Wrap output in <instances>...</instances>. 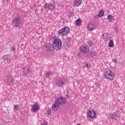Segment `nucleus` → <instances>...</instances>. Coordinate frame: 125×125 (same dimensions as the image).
<instances>
[{
    "instance_id": "obj_4",
    "label": "nucleus",
    "mask_w": 125,
    "mask_h": 125,
    "mask_svg": "<svg viewBox=\"0 0 125 125\" xmlns=\"http://www.w3.org/2000/svg\"><path fill=\"white\" fill-rule=\"evenodd\" d=\"M104 76L109 81H113L115 78V74L111 70H106L104 72Z\"/></svg>"
},
{
    "instance_id": "obj_24",
    "label": "nucleus",
    "mask_w": 125,
    "mask_h": 125,
    "mask_svg": "<svg viewBox=\"0 0 125 125\" xmlns=\"http://www.w3.org/2000/svg\"><path fill=\"white\" fill-rule=\"evenodd\" d=\"M87 43L88 47H90V46H92V45H93V43L91 41H88L87 42Z\"/></svg>"
},
{
    "instance_id": "obj_13",
    "label": "nucleus",
    "mask_w": 125,
    "mask_h": 125,
    "mask_svg": "<svg viewBox=\"0 0 125 125\" xmlns=\"http://www.w3.org/2000/svg\"><path fill=\"white\" fill-rule=\"evenodd\" d=\"M109 118L112 119V120L117 121V118H118V113L117 112H113L112 113H111Z\"/></svg>"
},
{
    "instance_id": "obj_16",
    "label": "nucleus",
    "mask_w": 125,
    "mask_h": 125,
    "mask_svg": "<svg viewBox=\"0 0 125 125\" xmlns=\"http://www.w3.org/2000/svg\"><path fill=\"white\" fill-rule=\"evenodd\" d=\"M48 8L49 10H53L55 8V4L54 3H50L48 5Z\"/></svg>"
},
{
    "instance_id": "obj_12",
    "label": "nucleus",
    "mask_w": 125,
    "mask_h": 125,
    "mask_svg": "<svg viewBox=\"0 0 125 125\" xmlns=\"http://www.w3.org/2000/svg\"><path fill=\"white\" fill-rule=\"evenodd\" d=\"M31 109L34 112H38V111H39V104H34L32 106Z\"/></svg>"
},
{
    "instance_id": "obj_1",
    "label": "nucleus",
    "mask_w": 125,
    "mask_h": 125,
    "mask_svg": "<svg viewBox=\"0 0 125 125\" xmlns=\"http://www.w3.org/2000/svg\"><path fill=\"white\" fill-rule=\"evenodd\" d=\"M62 104H66V98L62 96L58 97L55 103L52 105L53 111H57L59 106Z\"/></svg>"
},
{
    "instance_id": "obj_36",
    "label": "nucleus",
    "mask_w": 125,
    "mask_h": 125,
    "mask_svg": "<svg viewBox=\"0 0 125 125\" xmlns=\"http://www.w3.org/2000/svg\"><path fill=\"white\" fill-rule=\"evenodd\" d=\"M77 125H81V124H77Z\"/></svg>"
},
{
    "instance_id": "obj_32",
    "label": "nucleus",
    "mask_w": 125,
    "mask_h": 125,
    "mask_svg": "<svg viewBox=\"0 0 125 125\" xmlns=\"http://www.w3.org/2000/svg\"><path fill=\"white\" fill-rule=\"evenodd\" d=\"M64 44L65 45H66V46H67V45H69V42H65L64 43Z\"/></svg>"
},
{
    "instance_id": "obj_20",
    "label": "nucleus",
    "mask_w": 125,
    "mask_h": 125,
    "mask_svg": "<svg viewBox=\"0 0 125 125\" xmlns=\"http://www.w3.org/2000/svg\"><path fill=\"white\" fill-rule=\"evenodd\" d=\"M104 11H103V10H101L98 14V17H100V18H101L102 16H104Z\"/></svg>"
},
{
    "instance_id": "obj_14",
    "label": "nucleus",
    "mask_w": 125,
    "mask_h": 125,
    "mask_svg": "<svg viewBox=\"0 0 125 125\" xmlns=\"http://www.w3.org/2000/svg\"><path fill=\"white\" fill-rule=\"evenodd\" d=\"M104 41H106V42H108V40H111V34L109 33H104L103 34V36H104Z\"/></svg>"
},
{
    "instance_id": "obj_19",
    "label": "nucleus",
    "mask_w": 125,
    "mask_h": 125,
    "mask_svg": "<svg viewBox=\"0 0 125 125\" xmlns=\"http://www.w3.org/2000/svg\"><path fill=\"white\" fill-rule=\"evenodd\" d=\"M53 74V73L52 72H50L49 71H47L46 72V78H50L51 76Z\"/></svg>"
},
{
    "instance_id": "obj_37",
    "label": "nucleus",
    "mask_w": 125,
    "mask_h": 125,
    "mask_svg": "<svg viewBox=\"0 0 125 125\" xmlns=\"http://www.w3.org/2000/svg\"><path fill=\"white\" fill-rule=\"evenodd\" d=\"M115 29H117V27H115Z\"/></svg>"
},
{
    "instance_id": "obj_2",
    "label": "nucleus",
    "mask_w": 125,
    "mask_h": 125,
    "mask_svg": "<svg viewBox=\"0 0 125 125\" xmlns=\"http://www.w3.org/2000/svg\"><path fill=\"white\" fill-rule=\"evenodd\" d=\"M23 21L20 17H16L12 21L11 23L13 27H21Z\"/></svg>"
},
{
    "instance_id": "obj_10",
    "label": "nucleus",
    "mask_w": 125,
    "mask_h": 125,
    "mask_svg": "<svg viewBox=\"0 0 125 125\" xmlns=\"http://www.w3.org/2000/svg\"><path fill=\"white\" fill-rule=\"evenodd\" d=\"M45 50L46 51H50L51 50H54V48L52 44L47 43L45 46Z\"/></svg>"
},
{
    "instance_id": "obj_22",
    "label": "nucleus",
    "mask_w": 125,
    "mask_h": 125,
    "mask_svg": "<svg viewBox=\"0 0 125 125\" xmlns=\"http://www.w3.org/2000/svg\"><path fill=\"white\" fill-rule=\"evenodd\" d=\"M108 46L109 47H113L114 46V41L113 40H109V43H108Z\"/></svg>"
},
{
    "instance_id": "obj_5",
    "label": "nucleus",
    "mask_w": 125,
    "mask_h": 125,
    "mask_svg": "<svg viewBox=\"0 0 125 125\" xmlns=\"http://www.w3.org/2000/svg\"><path fill=\"white\" fill-rule=\"evenodd\" d=\"M69 33H70V28L68 27H64L59 31L58 35L62 37H65V36H67Z\"/></svg>"
},
{
    "instance_id": "obj_7",
    "label": "nucleus",
    "mask_w": 125,
    "mask_h": 125,
    "mask_svg": "<svg viewBox=\"0 0 125 125\" xmlns=\"http://www.w3.org/2000/svg\"><path fill=\"white\" fill-rule=\"evenodd\" d=\"M79 50L81 52H83L84 54H86L88 51H89V47L87 46V45H82L79 48Z\"/></svg>"
},
{
    "instance_id": "obj_18",
    "label": "nucleus",
    "mask_w": 125,
    "mask_h": 125,
    "mask_svg": "<svg viewBox=\"0 0 125 125\" xmlns=\"http://www.w3.org/2000/svg\"><path fill=\"white\" fill-rule=\"evenodd\" d=\"M82 0H77L74 2V3L76 6H80L82 4Z\"/></svg>"
},
{
    "instance_id": "obj_28",
    "label": "nucleus",
    "mask_w": 125,
    "mask_h": 125,
    "mask_svg": "<svg viewBox=\"0 0 125 125\" xmlns=\"http://www.w3.org/2000/svg\"><path fill=\"white\" fill-rule=\"evenodd\" d=\"M69 16L70 17H73L74 16V12H68Z\"/></svg>"
},
{
    "instance_id": "obj_34",
    "label": "nucleus",
    "mask_w": 125,
    "mask_h": 125,
    "mask_svg": "<svg viewBox=\"0 0 125 125\" xmlns=\"http://www.w3.org/2000/svg\"><path fill=\"white\" fill-rule=\"evenodd\" d=\"M47 114H48V115H51V111H48Z\"/></svg>"
},
{
    "instance_id": "obj_6",
    "label": "nucleus",
    "mask_w": 125,
    "mask_h": 125,
    "mask_svg": "<svg viewBox=\"0 0 125 125\" xmlns=\"http://www.w3.org/2000/svg\"><path fill=\"white\" fill-rule=\"evenodd\" d=\"M56 84L58 87H63V86L65 85V81L63 80L62 78L59 77L56 80Z\"/></svg>"
},
{
    "instance_id": "obj_25",
    "label": "nucleus",
    "mask_w": 125,
    "mask_h": 125,
    "mask_svg": "<svg viewBox=\"0 0 125 125\" xmlns=\"http://www.w3.org/2000/svg\"><path fill=\"white\" fill-rule=\"evenodd\" d=\"M81 24H82V20H81V19H78L76 21V25H77V26H79V25H81Z\"/></svg>"
},
{
    "instance_id": "obj_17",
    "label": "nucleus",
    "mask_w": 125,
    "mask_h": 125,
    "mask_svg": "<svg viewBox=\"0 0 125 125\" xmlns=\"http://www.w3.org/2000/svg\"><path fill=\"white\" fill-rule=\"evenodd\" d=\"M23 73H24V75H29L30 72L29 71V67H25L23 69Z\"/></svg>"
},
{
    "instance_id": "obj_35",
    "label": "nucleus",
    "mask_w": 125,
    "mask_h": 125,
    "mask_svg": "<svg viewBox=\"0 0 125 125\" xmlns=\"http://www.w3.org/2000/svg\"><path fill=\"white\" fill-rule=\"evenodd\" d=\"M66 96L68 99L70 98V96H69L68 95H66Z\"/></svg>"
},
{
    "instance_id": "obj_29",
    "label": "nucleus",
    "mask_w": 125,
    "mask_h": 125,
    "mask_svg": "<svg viewBox=\"0 0 125 125\" xmlns=\"http://www.w3.org/2000/svg\"><path fill=\"white\" fill-rule=\"evenodd\" d=\"M85 67H86V68H88V69H89V68H90V63H85Z\"/></svg>"
},
{
    "instance_id": "obj_31",
    "label": "nucleus",
    "mask_w": 125,
    "mask_h": 125,
    "mask_svg": "<svg viewBox=\"0 0 125 125\" xmlns=\"http://www.w3.org/2000/svg\"><path fill=\"white\" fill-rule=\"evenodd\" d=\"M112 61H113V62L115 63H118V61L117 60V59L114 58L112 60Z\"/></svg>"
},
{
    "instance_id": "obj_27",
    "label": "nucleus",
    "mask_w": 125,
    "mask_h": 125,
    "mask_svg": "<svg viewBox=\"0 0 125 125\" xmlns=\"http://www.w3.org/2000/svg\"><path fill=\"white\" fill-rule=\"evenodd\" d=\"M14 110H15L16 111L17 110H19V106L18 105H14Z\"/></svg>"
},
{
    "instance_id": "obj_9",
    "label": "nucleus",
    "mask_w": 125,
    "mask_h": 125,
    "mask_svg": "<svg viewBox=\"0 0 125 125\" xmlns=\"http://www.w3.org/2000/svg\"><path fill=\"white\" fill-rule=\"evenodd\" d=\"M88 116L91 119H94L96 117V112L94 110H90L88 112Z\"/></svg>"
},
{
    "instance_id": "obj_11",
    "label": "nucleus",
    "mask_w": 125,
    "mask_h": 125,
    "mask_svg": "<svg viewBox=\"0 0 125 125\" xmlns=\"http://www.w3.org/2000/svg\"><path fill=\"white\" fill-rule=\"evenodd\" d=\"M7 83L8 85H12L14 83L13 78L9 75L7 76Z\"/></svg>"
},
{
    "instance_id": "obj_23",
    "label": "nucleus",
    "mask_w": 125,
    "mask_h": 125,
    "mask_svg": "<svg viewBox=\"0 0 125 125\" xmlns=\"http://www.w3.org/2000/svg\"><path fill=\"white\" fill-rule=\"evenodd\" d=\"M114 19V17L111 15H109L107 17V20L109 21V22H112V20Z\"/></svg>"
},
{
    "instance_id": "obj_33",
    "label": "nucleus",
    "mask_w": 125,
    "mask_h": 125,
    "mask_svg": "<svg viewBox=\"0 0 125 125\" xmlns=\"http://www.w3.org/2000/svg\"><path fill=\"white\" fill-rule=\"evenodd\" d=\"M41 125H47L45 123L43 122V123H41Z\"/></svg>"
},
{
    "instance_id": "obj_26",
    "label": "nucleus",
    "mask_w": 125,
    "mask_h": 125,
    "mask_svg": "<svg viewBox=\"0 0 125 125\" xmlns=\"http://www.w3.org/2000/svg\"><path fill=\"white\" fill-rule=\"evenodd\" d=\"M10 49L12 51H13V52H14V53H15V51L16 50V48H15L13 46H12V47H11Z\"/></svg>"
},
{
    "instance_id": "obj_38",
    "label": "nucleus",
    "mask_w": 125,
    "mask_h": 125,
    "mask_svg": "<svg viewBox=\"0 0 125 125\" xmlns=\"http://www.w3.org/2000/svg\"><path fill=\"white\" fill-rule=\"evenodd\" d=\"M123 125H125V123Z\"/></svg>"
},
{
    "instance_id": "obj_30",
    "label": "nucleus",
    "mask_w": 125,
    "mask_h": 125,
    "mask_svg": "<svg viewBox=\"0 0 125 125\" xmlns=\"http://www.w3.org/2000/svg\"><path fill=\"white\" fill-rule=\"evenodd\" d=\"M44 8H45V9H46V8H48V5L47 4V3H45L44 6H43Z\"/></svg>"
},
{
    "instance_id": "obj_3",
    "label": "nucleus",
    "mask_w": 125,
    "mask_h": 125,
    "mask_svg": "<svg viewBox=\"0 0 125 125\" xmlns=\"http://www.w3.org/2000/svg\"><path fill=\"white\" fill-rule=\"evenodd\" d=\"M53 47L56 50H61L62 47V41L61 40L56 38L53 42Z\"/></svg>"
},
{
    "instance_id": "obj_21",
    "label": "nucleus",
    "mask_w": 125,
    "mask_h": 125,
    "mask_svg": "<svg viewBox=\"0 0 125 125\" xmlns=\"http://www.w3.org/2000/svg\"><path fill=\"white\" fill-rule=\"evenodd\" d=\"M97 54L95 52H93V51H91L89 52V56L91 57H93L94 56H96Z\"/></svg>"
},
{
    "instance_id": "obj_8",
    "label": "nucleus",
    "mask_w": 125,
    "mask_h": 125,
    "mask_svg": "<svg viewBox=\"0 0 125 125\" xmlns=\"http://www.w3.org/2000/svg\"><path fill=\"white\" fill-rule=\"evenodd\" d=\"M11 57L10 56V55L7 54L3 56L2 59L3 60V61H6L7 63H9L11 62Z\"/></svg>"
},
{
    "instance_id": "obj_15",
    "label": "nucleus",
    "mask_w": 125,
    "mask_h": 125,
    "mask_svg": "<svg viewBox=\"0 0 125 125\" xmlns=\"http://www.w3.org/2000/svg\"><path fill=\"white\" fill-rule=\"evenodd\" d=\"M87 29L88 31H93L94 30V25L92 23H89L87 25Z\"/></svg>"
}]
</instances>
